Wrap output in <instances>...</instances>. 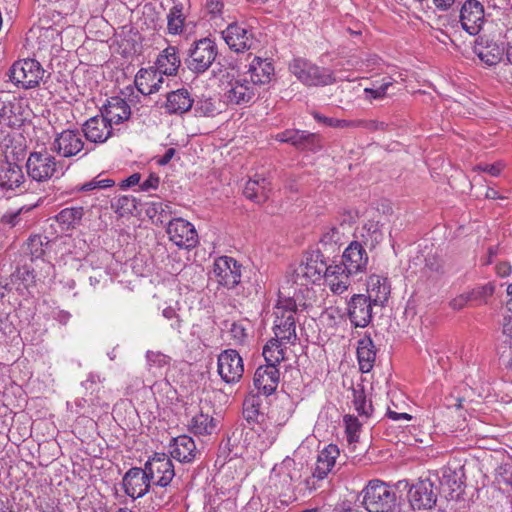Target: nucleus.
<instances>
[{
  "instance_id": "nucleus-1",
  "label": "nucleus",
  "mask_w": 512,
  "mask_h": 512,
  "mask_svg": "<svg viewBox=\"0 0 512 512\" xmlns=\"http://www.w3.org/2000/svg\"><path fill=\"white\" fill-rule=\"evenodd\" d=\"M223 97L228 104L245 105L252 102L259 94L255 82H250L246 74L236 66L227 67L221 75Z\"/></svg>"
},
{
  "instance_id": "nucleus-2",
  "label": "nucleus",
  "mask_w": 512,
  "mask_h": 512,
  "mask_svg": "<svg viewBox=\"0 0 512 512\" xmlns=\"http://www.w3.org/2000/svg\"><path fill=\"white\" fill-rule=\"evenodd\" d=\"M326 262L319 251L306 253L302 261L292 270L288 276V282L294 287V295L303 293L310 285L315 284L323 278Z\"/></svg>"
},
{
  "instance_id": "nucleus-3",
  "label": "nucleus",
  "mask_w": 512,
  "mask_h": 512,
  "mask_svg": "<svg viewBox=\"0 0 512 512\" xmlns=\"http://www.w3.org/2000/svg\"><path fill=\"white\" fill-rule=\"evenodd\" d=\"M362 504L368 512H397V496L393 487L379 480H370L361 491Z\"/></svg>"
},
{
  "instance_id": "nucleus-4",
  "label": "nucleus",
  "mask_w": 512,
  "mask_h": 512,
  "mask_svg": "<svg viewBox=\"0 0 512 512\" xmlns=\"http://www.w3.org/2000/svg\"><path fill=\"white\" fill-rule=\"evenodd\" d=\"M289 69L291 73L306 86H325L333 84L337 80L350 81L349 77L342 75L335 76L331 70L319 67L302 58L294 59L290 63Z\"/></svg>"
},
{
  "instance_id": "nucleus-5",
  "label": "nucleus",
  "mask_w": 512,
  "mask_h": 512,
  "mask_svg": "<svg viewBox=\"0 0 512 512\" xmlns=\"http://www.w3.org/2000/svg\"><path fill=\"white\" fill-rule=\"evenodd\" d=\"M302 463H297L287 456L280 463L274 465L269 476V485L280 495L296 493V485L302 477Z\"/></svg>"
},
{
  "instance_id": "nucleus-6",
  "label": "nucleus",
  "mask_w": 512,
  "mask_h": 512,
  "mask_svg": "<svg viewBox=\"0 0 512 512\" xmlns=\"http://www.w3.org/2000/svg\"><path fill=\"white\" fill-rule=\"evenodd\" d=\"M296 301L294 296H285L283 292L279 293L278 301L274 307L273 331L276 337L287 340H297L296 334Z\"/></svg>"
},
{
  "instance_id": "nucleus-7",
  "label": "nucleus",
  "mask_w": 512,
  "mask_h": 512,
  "mask_svg": "<svg viewBox=\"0 0 512 512\" xmlns=\"http://www.w3.org/2000/svg\"><path fill=\"white\" fill-rule=\"evenodd\" d=\"M30 109L24 99L9 92L0 94V133L8 136L6 129L19 127L29 118Z\"/></svg>"
},
{
  "instance_id": "nucleus-8",
  "label": "nucleus",
  "mask_w": 512,
  "mask_h": 512,
  "mask_svg": "<svg viewBox=\"0 0 512 512\" xmlns=\"http://www.w3.org/2000/svg\"><path fill=\"white\" fill-rule=\"evenodd\" d=\"M26 169L28 176L37 182L47 181L59 172L58 162L46 148L30 153Z\"/></svg>"
},
{
  "instance_id": "nucleus-9",
  "label": "nucleus",
  "mask_w": 512,
  "mask_h": 512,
  "mask_svg": "<svg viewBox=\"0 0 512 512\" xmlns=\"http://www.w3.org/2000/svg\"><path fill=\"white\" fill-rule=\"evenodd\" d=\"M43 75L44 70L41 64L30 58L16 61L10 69L11 80L25 89L37 86Z\"/></svg>"
},
{
  "instance_id": "nucleus-10",
  "label": "nucleus",
  "mask_w": 512,
  "mask_h": 512,
  "mask_svg": "<svg viewBox=\"0 0 512 512\" xmlns=\"http://www.w3.org/2000/svg\"><path fill=\"white\" fill-rule=\"evenodd\" d=\"M217 56V46L211 39L204 38L194 43L187 59L188 68L196 73L205 72Z\"/></svg>"
},
{
  "instance_id": "nucleus-11",
  "label": "nucleus",
  "mask_w": 512,
  "mask_h": 512,
  "mask_svg": "<svg viewBox=\"0 0 512 512\" xmlns=\"http://www.w3.org/2000/svg\"><path fill=\"white\" fill-rule=\"evenodd\" d=\"M166 233L169 240L181 249L194 248L198 243V234L194 225L180 217L168 222Z\"/></svg>"
},
{
  "instance_id": "nucleus-12",
  "label": "nucleus",
  "mask_w": 512,
  "mask_h": 512,
  "mask_svg": "<svg viewBox=\"0 0 512 512\" xmlns=\"http://www.w3.org/2000/svg\"><path fill=\"white\" fill-rule=\"evenodd\" d=\"M152 485L168 486L175 476L174 465L165 453H155L145 463Z\"/></svg>"
},
{
  "instance_id": "nucleus-13",
  "label": "nucleus",
  "mask_w": 512,
  "mask_h": 512,
  "mask_svg": "<svg viewBox=\"0 0 512 512\" xmlns=\"http://www.w3.org/2000/svg\"><path fill=\"white\" fill-rule=\"evenodd\" d=\"M217 371L221 379L227 384L238 382L244 372L243 360L240 354L233 349H227L220 353Z\"/></svg>"
},
{
  "instance_id": "nucleus-14",
  "label": "nucleus",
  "mask_w": 512,
  "mask_h": 512,
  "mask_svg": "<svg viewBox=\"0 0 512 512\" xmlns=\"http://www.w3.org/2000/svg\"><path fill=\"white\" fill-rule=\"evenodd\" d=\"M213 275L219 285L234 288L241 280V265L231 257H219L214 261Z\"/></svg>"
},
{
  "instance_id": "nucleus-15",
  "label": "nucleus",
  "mask_w": 512,
  "mask_h": 512,
  "mask_svg": "<svg viewBox=\"0 0 512 512\" xmlns=\"http://www.w3.org/2000/svg\"><path fill=\"white\" fill-rule=\"evenodd\" d=\"M460 23L469 35H477L485 22L484 7L478 0H466L460 9Z\"/></svg>"
},
{
  "instance_id": "nucleus-16",
  "label": "nucleus",
  "mask_w": 512,
  "mask_h": 512,
  "mask_svg": "<svg viewBox=\"0 0 512 512\" xmlns=\"http://www.w3.org/2000/svg\"><path fill=\"white\" fill-rule=\"evenodd\" d=\"M408 499L414 510H428L435 506L437 493L430 479H422L413 484L408 492Z\"/></svg>"
},
{
  "instance_id": "nucleus-17",
  "label": "nucleus",
  "mask_w": 512,
  "mask_h": 512,
  "mask_svg": "<svg viewBox=\"0 0 512 512\" xmlns=\"http://www.w3.org/2000/svg\"><path fill=\"white\" fill-rule=\"evenodd\" d=\"M222 36L229 48L237 53L253 49L255 46L252 31L241 24H230L222 32Z\"/></svg>"
},
{
  "instance_id": "nucleus-18",
  "label": "nucleus",
  "mask_w": 512,
  "mask_h": 512,
  "mask_svg": "<svg viewBox=\"0 0 512 512\" xmlns=\"http://www.w3.org/2000/svg\"><path fill=\"white\" fill-rule=\"evenodd\" d=\"M125 493L133 499L144 496L152 485L150 476L145 468L129 469L122 480Z\"/></svg>"
},
{
  "instance_id": "nucleus-19",
  "label": "nucleus",
  "mask_w": 512,
  "mask_h": 512,
  "mask_svg": "<svg viewBox=\"0 0 512 512\" xmlns=\"http://www.w3.org/2000/svg\"><path fill=\"white\" fill-rule=\"evenodd\" d=\"M84 148V141L79 131L66 129L57 133L51 149L62 157H72Z\"/></svg>"
},
{
  "instance_id": "nucleus-20",
  "label": "nucleus",
  "mask_w": 512,
  "mask_h": 512,
  "mask_svg": "<svg viewBox=\"0 0 512 512\" xmlns=\"http://www.w3.org/2000/svg\"><path fill=\"white\" fill-rule=\"evenodd\" d=\"M372 303L369 297L363 294L354 295L348 303V315L355 327L364 328L372 320Z\"/></svg>"
},
{
  "instance_id": "nucleus-21",
  "label": "nucleus",
  "mask_w": 512,
  "mask_h": 512,
  "mask_svg": "<svg viewBox=\"0 0 512 512\" xmlns=\"http://www.w3.org/2000/svg\"><path fill=\"white\" fill-rule=\"evenodd\" d=\"M241 72L242 74H246V78H248L250 82H255V87L260 90L262 86L271 82L274 75V66L268 59L255 56L250 63L245 66V70Z\"/></svg>"
},
{
  "instance_id": "nucleus-22",
  "label": "nucleus",
  "mask_w": 512,
  "mask_h": 512,
  "mask_svg": "<svg viewBox=\"0 0 512 512\" xmlns=\"http://www.w3.org/2000/svg\"><path fill=\"white\" fill-rule=\"evenodd\" d=\"M340 264L346 268L348 273H362L368 264V254L359 242H351L344 250Z\"/></svg>"
},
{
  "instance_id": "nucleus-23",
  "label": "nucleus",
  "mask_w": 512,
  "mask_h": 512,
  "mask_svg": "<svg viewBox=\"0 0 512 512\" xmlns=\"http://www.w3.org/2000/svg\"><path fill=\"white\" fill-rule=\"evenodd\" d=\"M352 273H348L346 268L342 264H331L327 265L323 278L326 286L334 294H342L351 285L350 276Z\"/></svg>"
},
{
  "instance_id": "nucleus-24",
  "label": "nucleus",
  "mask_w": 512,
  "mask_h": 512,
  "mask_svg": "<svg viewBox=\"0 0 512 512\" xmlns=\"http://www.w3.org/2000/svg\"><path fill=\"white\" fill-rule=\"evenodd\" d=\"M83 132L88 141L104 143L112 136L113 128L106 118L100 114L85 122Z\"/></svg>"
},
{
  "instance_id": "nucleus-25",
  "label": "nucleus",
  "mask_w": 512,
  "mask_h": 512,
  "mask_svg": "<svg viewBox=\"0 0 512 512\" xmlns=\"http://www.w3.org/2000/svg\"><path fill=\"white\" fill-rule=\"evenodd\" d=\"M279 376L277 367L267 363V365L256 369L253 379L254 386L260 393L269 395L276 390Z\"/></svg>"
},
{
  "instance_id": "nucleus-26",
  "label": "nucleus",
  "mask_w": 512,
  "mask_h": 512,
  "mask_svg": "<svg viewBox=\"0 0 512 512\" xmlns=\"http://www.w3.org/2000/svg\"><path fill=\"white\" fill-rule=\"evenodd\" d=\"M169 453L171 457L181 463H190L195 460L198 451L190 436L180 435L171 441Z\"/></svg>"
},
{
  "instance_id": "nucleus-27",
  "label": "nucleus",
  "mask_w": 512,
  "mask_h": 512,
  "mask_svg": "<svg viewBox=\"0 0 512 512\" xmlns=\"http://www.w3.org/2000/svg\"><path fill=\"white\" fill-rule=\"evenodd\" d=\"M163 82V75L154 67L143 68L135 76V85L143 95L158 92Z\"/></svg>"
},
{
  "instance_id": "nucleus-28",
  "label": "nucleus",
  "mask_w": 512,
  "mask_h": 512,
  "mask_svg": "<svg viewBox=\"0 0 512 512\" xmlns=\"http://www.w3.org/2000/svg\"><path fill=\"white\" fill-rule=\"evenodd\" d=\"M296 340L280 339L274 337L270 339L263 347V357L266 363L277 367L282 361L287 358V351L289 345H292Z\"/></svg>"
},
{
  "instance_id": "nucleus-29",
  "label": "nucleus",
  "mask_w": 512,
  "mask_h": 512,
  "mask_svg": "<svg viewBox=\"0 0 512 512\" xmlns=\"http://www.w3.org/2000/svg\"><path fill=\"white\" fill-rule=\"evenodd\" d=\"M101 114L111 124H120L129 119L131 110L127 102L119 97H113L108 100Z\"/></svg>"
},
{
  "instance_id": "nucleus-30",
  "label": "nucleus",
  "mask_w": 512,
  "mask_h": 512,
  "mask_svg": "<svg viewBox=\"0 0 512 512\" xmlns=\"http://www.w3.org/2000/svg\"><path fill=\"white\" fill-rule=\"evenodd\" d=\"M367 293L374 305L383 306L390 295V284L386 277L370 275L367 280Z\"/></svg>"
},
{
  "instance_id": "nucleus-31",
  "label": "nucleus",
  "mask_w": 512,
  "mask_h": 512,
  "mask_svg": "<svg viewBox=\"0 0 512 512\" xmlns=\"http://www.w3.org/2000/svg\"><path fill=\"white\" fill-rule=\"evenodd\" d=\"M270 191V181L261 175H255L253 179L247 181L244 187V195L257 203L266 201L269 198Z\"/></svg>"
},
{
  "instance_id": "nucleus-32",
  "label": "nucleus",
  "mask_w": 512,
  "mask_h": 512,
  "mask_svg": "<svg viewBox=\"0 0 512 512\" xmlns=\"http://www.w3.org/2000/svg\"><path fill=\"white\" fill-rule=\"evenodd\" d=\"M340 451L336 445L329 444L322 449L318 456L314 470L319 478H326L335 466Z\"/></svg>"
},
{
  "instance_id": "nucleus-33",
  "label": "nucleus",
  "mask_w": 512,
  "mask_h": 512,
  "mask_svg": "<svg viewBox=\"0 0 512 512\" xmlns=\"http://www.w3.org/2000/svg\"><path fill=\"white\" fill-rule=\"evenodd\" d=\"M24 182V174L20 166L6 162L0 166V188L14 190Z\"/></svg>"
},
{
  "instance_id": "nucleus-34",
  "label": "nucleus",
  "mask_w": 512,
  "mask_h": 512,
  "mask_svg": "<svg viewBox=\"0 0 512 512\" xmlns=\"http://www.w3.org/2000/svg\"><path fill=\"white\" fill-rule=\"evenodd\" d=\"M181 64L180 57L177 53V49L173 46H169L164 49L156 60V69L166 76L176 75Z\"/></svg>"
},
{
  "instance_id": "nucleus-35",
  "label": "nucleus",
  "mask_w": 512,
  "mask_h": 512,
  "mask_svg": "<svg viewBox=\"0 0 512 512\" xmlns=\"http://www.w3.org/2000/svg\"><path fill=\"white\" fill-rule=\"evenodd\" d=\"M357 358L361 372L368 373L372 370L376 359V350L370 337H364L358 341Z\"/></svg>"
},
{
  "instance_id": "nucleus-36",
  "label": "nucleus",
  "mask_w": 512,
  "mask_h": 512,
  "mask_svg": "<svg viewBox=\"0 0 512 512\" xmlns=\"http://www.w3.org/2000/svg\"><path fill=\"white\" fill-rule=\"evenodd\" d=\"M462 476V469L446 467L442 470L441 486L444 491L448 489L447 497L454 499L460 495L463 485Z\"/></svg>"
},
{
  "instance_id": "nucleus-37",
  "label": "nucleus",
  "mask_w": 512,
  "mask_h": 512,
  "mask_svg": "<svg viewBox=\"0 0 512 512\" xmlns=\"http://www.w3.org/2000/svg\"><path fill=\"white\" fill-rule=\"evenodd\" d=\"M193 99L186 89H178L167 95L166 109L171 114H182L190 110Z\"/></svg>"
},
{
  "instance_id": "nucleus-38",
  "label": "nucleus",
  "mask_w": 512,
  "mask_h": 512,
  "mask_svg": "<svg viewBox=\"0 0 512 512\" xmlns=\"http://www.w3.org/2000/svg\"><path fill=\"white\" fill-rule=\"evenodd\" d=\"M171 358L159 351L146 352L147 370L155 377H162L170 366Z\"/></svg>"
},
{
  "instance_id": "nucleus-39",
  "label": "nucleus",
  "mask_w": 512,
  "mask_h": 512,
  "mask_svg": "<svg viewBox=\"0 0 512 512\" xmlns=\"http://www.w3.org/2000/svg\"><path fill=\"white\" fill-rule=\"evenodd\" d=\"M475 52L479 59L488 66L499 63L502 59L503 49L493 41L487 42L485 45L478 44Z\"/></svg>"
},
{
  "instance_id": "nucleus-40",
  "label": "nucleus",
  "mask_w": 512,
  "mask_h": 512,
  "mask_svg": "<svg viewBox=\"0 0 512 512\" xmlns=\"http://www.w3.org/2000/svg\"><path fill=\"white\" fill-rule=\"evenodd\" d=\"M83 215L84 210L82 207H69L62 209L55 216V220L62 230H69L75 228L80 223Z\"/></svg>"
},
{
  "instance_id": "nucleus-41",
  "label": "nucleus",
  "mask_w": 512,
  "mask_h": 512,
  "mask_svg": "<svg viewBox=\"0 0 512 512\" xmlns=\"http://www.w3.org/2000/svg\"><path fill=\"white\" fill-rule=\"evenodd\" d=\"M316 138L315 134L306 133L305 131L286 130L276 135V140L280 142L291 143L298 148H307Z\"/></svg>"
},
{
  "instance_id": "nucleus-42",
  "label": "nucleus",
  "mask_w": 512,
  "mask_h": 512,
  "mask_svg": "<svg viewBox=\"0 0 512 512\" xmlns=\"http://www.w3.org/2000/svg\"><path fill=\"white\" fill-rule=\"evenodd\" d=\"M191 431L198 435H211L217 430V421L202 411L193 416L190 423Z\"/></svg>"
},
{
  "instance_id": "nucleus-43",
  "label": "nucleus",
  "mask_w": 512,
  "mask_h": 512,
  "mask_svg": "<svg viewBox=\"0 0 512 512\" xmlns=\"http://www.w3.org/2000/svg\"><path fill=\"white\" fill-rule=\"evenodd\" d=\"M37 40L39 50L59 46L61 41V32L56 27H42L38 29Z\"/></svg>"
},
{
  "instance_id": "nucleus-44",
  "label": "nucleus",
  "mask_w": 512,
  "mask_h": 512,
  "mask_svg": "<svg viewBox=\"0 0 512 512\" xmlns=\"http://www.w3.org/2000/svg\"><path fill=\"white\" fill-rule=\"evenodd\" d=\"M168 32L173 35L180 34L183 31L185 22L184 7L182 4H175L167 15Z\"/></svg>"
},
{
  "instance_id": "nucleus-45",
  "label": "nucleus",
  "mask_w": 512,
  "mask_h": 512,
  "mask_svg": "<svg viewBox=\"0 0 512 512\" xmlns=\"http://www.w3.org/2000/svg\"><path fill=\"white\" fill-rule=\"evenodd\" d=\"M352 396V402L358 414L364 417H369L373 408L371 401L367 399L363 386L357 385L353 387Z\"/></svg>"
},
{
  "instance_id": "nucleus-46",
  "label": "nucleus",
  "mask_w": 512,
  "mask_h": 512,
  "mask_svg": "<svg viewBox=\"0 0 512 512\" xmlns=\"http://www.w3.org/2000/svg\"><path fill=\"white\" fill-rule=\"evenodd\" d=\"M258 430V444L257 448L260 451L268 449L276 440L278 435V428L276 425L269 423L265 426L260 425Z\"/></svg>"
},
{
  "instance_id": "nucleus-47",
  "label": "nucleus",
  "mask_w": 512,
  "mask_h": 512,
  "mask_svg": "<svg viewBox=\"0 0 512 512\" xmlns=\"http://www.w3.org/2000/svg\"><path fill=\"white\" fill-rule=\"evenodd\" d=\"M48 244L47 238L41 235H32L25 244V251L31 255L32 259H39L43 256L44 246Z\"/></svg>"
},
{
  "instance_id": "nucleus-48",
  "label": "nucleus",
  "mask_w": 512,
  "mask_h": 512,
  "mask_svg": "<svg viewBox=\"0 0 512 512\" xmlns=\"http://www.w3.org/2000/svg\"><path fill=\"white\" fill-rule=\"evenodd\" d=\"M391 85V78H384L381 83H374L372 87L364 88V99L368 101L383 99Z\"/></svg>"
},
{
  "instance_id": "nucleus-49",
  "label": "nucleus",
  "mask_w": 512,
  "mask_h": 512,
  "mask_svg": "<svg viewBox=\"0 0 512 512\" xmlns=\"http://www.w3.org/2000/svg\"><path fill=\"white\" fill-rule=\"evenodd\" d=\"M249 324L245 321L232 322L228 328V334L234 344H244L249 337Z\"/></svg>"
},
{
  "instance_id": "nucleus-50",
  "label": "nucleus",
  "mask_w": 512,
  "mask_h": 512,
  "mask_svg": "<svg viewBox=\"0 0 512 512\" xmlns=\"http://www.w3.org/2000/svg\"><path fill=\"white\" fill-rule=\"evenodd\" d=\"M325 478H319L316 475V471L314 470L312 475L307 477L305 480H299L296 485V493L305 495L306 493H311L319 488H321V483Z\"/></svg>"
},
{
  "instance_id": "nucleus-51",
  "label": "nucleus",
  "mask_w": 512,
  "mask_h": 512,
  "mask_svg": "<svg viewBox=\"0 0 512 512\" xmlns=\"http://www.w3.org/2000/svg\"><path fill=\"white\" fill-rule=\"evenodd\" d=\"M343 421H344V425H345V432H346L348 443L349 444L356 443L359 439L361 423L355 416H352V415L344 416Z\"/></svg>"
},
{
  "instance_id": "nucleus-52",
  "label": "nucleus",
  "mask_w": 512,
  "mask_h": 512,
  "mask_svg": "<svg viewBox=\"0 0 512 512\" xmlns=\"http://www.w3.org/2000/svg\"><path fill=\"white\" fill-rule=\"evenodd\" d=\"M151 502H152V510L156 511L160 507L169 503L171 496L168 494L166 487L167 486H158L151 485Z\"/></svg>"
},
{
  "instance_id": "nucleus-53",
  "label": "nucleus",
  "mask_w": 512,
  "mask_h": 512,
  "mask_svg": "<svg viewBox=\"0 0 512 512\" xmlns=\"http://www.w3.org/2000/svg\"><path fill=\"white\" fill-rule=\"evenodd\" d=\"M313 117L318 122H321L330 127L345 128V127H352V125H354L353 121L329 118V117L323 116L317 112L313 113Z\"/></svg>"
},
{
  "instance_id": "nucleus-54",
  "label": "nucleus",
  "mask_w": 512,
  "mask_h": 512,
  "mask_svg": "<svg viewBox=\"0 0 512 512\" xmlns=\"http://www.w3.org/2000/svg\"><path fill=\"white\" fill-rule=\"evenodd\" d=\"M495 290V286L493 283L489 282L483 286H478L472 290H470L472 298L474 301L485 300L486 298L493 295Z\"/></svg>"
},
{
  "instance_id": "nucleus-55",
  "label": "nucleus",
  "mask_w": 512,
  "mask_h": 512,
  "mask_svg": "<svg viewBox=\"0 0 512 512\" xmlns=\"http://www.w3.org/2000/svg\"><path fill=\"white\" fill-rule=\"evenodd\" d=\"M114 184H115L114 180L109 179V178L100 179V177L98 176V177L92 179L91 181L83 184L81 186V190L82 191H90V190H94V189L108 188V187H112Z\"/></svg>"
},
{
  "instance_id": "nucleus-56",
  "label": "nucleus",
  "mask_w": 512,
  "mask_h": 512,
  "mask_svg": "<svg viewBox=\"0 0 512 512\" xmlns=\"http://www.w3.org/2000/svg\"><path fill=\"white\" fill-rule=\"evenodd\" d=\"M162 315L167 320L172 321L171 328L180 332L182 327V320L180 319L178 313L176 312V309L172 306L165 307L162 310Z\"/></svg>"
},
{
  "instance_id": "nucleus-57",
  "label": "nucleus",
  "mask_w": 512,
  "mask_h": 512,
  "mask_svg": "<svg viewBox=\"0 0 512 512\" xmlns=\"http://www.w3.org/2000/svg\"><path fill=\"white\" fill-rule=\"evenodd\" d=\"M471 301L474 300L472 298L471 292L468 291L454 297L450 301L449 305L453 310H461Z\"/></svg>"
},
{
  "instance_id": "nucleus-58",
  "label": "nucleus",
  "mask_w": 512,
  "mask_h": 512,
  "mask_svg": "<svg viewBox=\"0 0 512 512\" xmlns=\"http://www.w3.org/2000/svg\"><path fill=\"white\" fill-rule=\"evenodd\" d=\"M198 111L204 116H214L219 112L215 101L212 99H204L198 103Z\"/></svg>"
},
{
  "instance_id": "nucleus-59",
  "label": "nucleus",
  "mask_w": 512,
  "mask_h": 512,
  "mask_svg": "<svg viewBox=\"0 0 512 512\" xmlns=\"http://www.w3.org/2000/svg\"><path fill=\"white\" fill-rule=\"evenodd\" d=\"M353 122H354V125H352V127H363L368 130H383L386 127V123H384L382 121H377V120H368V121L359 120V121H353Z\"/></svg>"
},
{
  "instance_id": "nucleus-60",
  "label": "nucleus",
  "mask_w": 512,
  "mask_h": 512,
  "mask_svg": "<svg viewBox=\"0 0 512 512\" xmlns=\"http://www.w3.org/2000/svg\"><path fill=\"white\" fill-rule=\"evenodd\" d=\"M503 168H504V163H502V162H497L494 164H480L477 166V169H479L483 172H487L492 176H498L501 173V171L503 170Z\"/></svg>"
},
{
  "instance_id": "nucleus-61",
  "label": "nucleus",
  "mask_w": 512,
  "mask_h": 512,
  "mask_svg": "<svg viewBox=\"0 0 512 512\" xmlns=\"http://www.w3.org/2000/svg\"><path fill=\"white\" fill-rule=\"evenodd\" d=\"M21 212L22 210H18L14 213H7L2 217V223L7 224L11 227H15L20 224L21 221Z\"/></svg>"
},
{
  "instance_id": "nucleus-62",
  "label": "nucleus",
  "mask_w": 512,
  "mask_h": 512,
  "mask_svg": "<svg viewBox=\"0 0 512 512\" xmlns=\"http://www.w3.org/2000/svg\"><path fill=\"white\" fill-rule=\"evenodd\" d=\"M159 185V177L154 175V174H151L149 175V177L144 180L141 184H140V189L142 191H149L151 189H156Z\"/></svg>"
},
{
  "instance_id": "nucleus-63",
  "label": "nucleus",
  "mask_w": 512,
  "mask_h": 512,
  "mask_svg": "<svg viewBox=\"0 0 512 512\" xmlns=\"http://www.w3.org/2000/svg\"><path fill=\"white\" fill-rule=\"evenodd\" d=\"M223 6L224 4L222 0H207L206 3V8L208 9L209 13L214 15L221 13Z\"/></svg>"
},
{
  "instance_id": "nucleus-64",
  "label": "nucleus",
  "mask_w": 512,
  "mask_h": 512,
  "mask_svg": "<svg viewBox=\"0 0 512 512\" xmlns=\"http://www.w3.org/2000/svg\"><path fill=\"white\" fill-rule=\"evenodd\" d=\"M511 269L512 267L508 262H499L495 266L496 274L502 278L509 276Z\"/></svg>"
}]
</instances>
